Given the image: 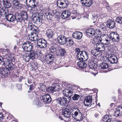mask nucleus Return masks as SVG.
Masks as SVG:
<instances>
[{
	"instance_id": "obj_41",
	"label": "nucleus",
	"mask_w": 122,
	"mask_h": 122,
	"mask_svg": "<svg viewBox=\"0 0 122 122\" xmlns=\"http://www.w3.org/2000/svg\"><path fill=\"white\" fill-rule=\"evenodd\" d=\"M7 10H5L4 7L0 10V15H5L6 14Z\"/></svg>"
},
{
	"instance_id": "obj_61",
	"label": "nucleus",
	"mask_w": 122,
	"mask_h": 122,
	"mask_svg": "<svg viewBox=\"0 0 122 122\" xmlns=\"http://www.w3.org/2000/svg\"><path fill=\"white\" fill-rule=\"evenodd\" d=\"M39 39L38 35H36V36H35V38H34V41H37Z\"/></svg>"
},
{
	"instance_id": "obj_1",
	"label": "nucleus",
	"mask_w": 122,
	"mask_h": 122,
	"mask_svg": "<svg viewBox=\"0 0 122 122\" xmlns=\"http://www.w3.org/2000/svg\"><path fill=\"white\" fill-rule=\"evenodd\" d=\"M76 57L80 61H86L88 59V54L86 51H81L79 53H77Z\"/></svg>"
},
{
	"instance_id": "obj_55",
	"label": "nucleus",
	"mask_w": 122,
	"mask_h": 122,
	"mask_svg": "<svg viewBox=\"0 0 122 122\" xmlns=\"http://www.w3.org/2000/svg\"><path fill=\"white\" fill-rule=\"evenodd\" d=\"M87 0H80V2L82 5L84 6V5L86 2Z\"/></svg>"
},
{
	"instance_id": "obj_40",
	"label": "nucleus",
	"mask_w": 122,
	"mask_h": 122,
	"mask_svg": "<svg viewBox=\"0 0 122 122\" xmlns=\"http://www.w3.org/2000/svg\"><path fill=\"white\" fill-rule=\"evenodd\" d=\"M111 40L110 37L107 36V39H105V42H103L104 45H107L109 44Z\"/></svg>"
},
{
	"instance_id": "obj_7",
	"label": "nucleus",
	"mask_w": 122,
	"mask_h": 122,
	"mask_svg": "<svg viewBox=\"0 0 122 122\" xmlns=\"http://www.w3.org/2000/svg\"><path fill=\"white\" fill-rule=\"evenodd\" d=\"M69 4L67 0H58L57 2V6L60 8H66L68 6Z\"/></svg>"
},
{
	"instance_id": "obj_6",
	"label": "nucleus",
	"mask_w": 122,
	"mask_h": 122,
	"mask_svg": "<svg viewBox=\"0 0 122 122\" xmlns=\"http://www.w3.org/2000/svg\"><path fill=\"white\" fill-rule=\"evenodd\" d=\"M33 45V43L29 41L24 42L22 45V47L25 51H30L32 50Z\"/></svg>"
},
{
	"instance_id": "obj_14",
	"label": "nucleus",
	"mask_w": 122,
	"mask_h": 122,
	"mask_svg": "<svg viewBox=\"0 0 122 122\" xmlns=\"http://www.w3.org/2000/svg\"><path fill=\"white\" fill-rule=\"evenodd\" d=\"M28 29L29 30L35 33L39 32L38 28L32 23L29 24L28 26Z\"/></svg>"
},
{
	"instance_id": "obj_64",
	"label": "nucleus",
	"mask_w": 122,
	"mask_h": 122,
	"mask_svg": "<svg viewBox=\"0 0 122 122\" xmlns=\"http://www.w3.org/2000/svg\"><path fill=\"white\" fill-rule=\"evenodd\" d=\"M32 80L30 78H28V82L29 84H30L32 83Z\"/></svg>"
},
{
	"instance_id": "obj_52",
	"label": "nucleus",
	"mask_w": 122,
	"mask_h": 122,
	"mask_svg": "<svg viewBox=\"0 0 122 122\" xmlns=\"http://www.w3.org/2000/svg\"><path fill=\"white\" fill-rule=\"evenodd\" d=\"M72 38L71 37H68V38L66 37V40H65V41L66 42V43H67L69 44Z\"/></svg>"
},
{
	"instance_id": "obj_45",
	"label": "nucleus",
	"mask_w": 122,
	"mask_h": 122,
	"mask_svg": "<svg viewBox=\"0 0 122 122\" xmlns=\"http://www.w3.org/2000/svg\"><path fill=\"white\" fill-rule=\"evenodd\" d=\"M40 88L41 90L43 91H45V89L46 90L47 88L46 85H44L43 84H40Z\"/></svg>"
},
{
	"instance_id": "obj_46",
	"label": "nucleus",
	"mask_w": 122,
	"mask_h": 122,
	"mask_svg": "<svg viewBox=\"0 0 122 122\" xmlns=\"http://www.w3.org/2000/svg\"><path fill=\"white\" fill-rule=\"evenodd\" d=\"M116 21L121 24H122V17H117L116 19Z\"/></svg>"
},
{
	"instance_id": "obj_38",
	"label": "nucleus",
	"mask_w": 122,
	"mask_h": 122,
	"mask_svg": "<svg viewBox=\"0 0 122 122\" xmlns=\"http://www.w3.org/2000/svg\"><path fill=\"white\" fill-rule=\"evenodd\" d=\"M28 55L30 56L31 59L33 60L35 58L36 52L33 50H32L29 52V53Z\"/></svg>"
},
{
	"instance_id": "obj_63",
	"label": "nucleus",
	"mask_w": 122,
	"mask_h": 122,
	"mask_svg": "<svg viewBox=\"0 0 122 122\" xmlns=\"http://www.w3.org/2000/svg\"><path fill=\"white\" fill-rule=\"evenodd\" d=\"M106 8L108 10V11H110L112 9V8L111 7L108 6H106Z\"/></svg>"
},
{
	"instance_id": "obj_48",
	"label": "nucleus",
	"mask_w": 122,
	"mask_h": 122,
	"mask_svg": "<svg viewBox=\"0 0 122 122\" xmlns=\"http://www.w3.org/2000/svg\"><path fill=\"white\" fill-rule=\"evenodd\" d=\"M79 97L80 96L78 95L75 94L72 97V98L74 100H77Z\"/></svg>"
},
{
	"instance_id": "obj_11",
	"label": "nucleus",
	"mask_w": 122,
	"mask_h": 122,
	"mask_svg": "<svg viewBox=\"0 0 122 122\" xmlns=\"http://www.w3.org/2000/svg\"><path fill=\"white\" fill-rule=\"evenodd\" d=\"M109 36L111 40L113 42H117L119 40V35L116 32H111Z\"/></svg>"
},
{
	"instance_id": "obj_17",
	"label": "nucleus",
	"mask_w": 122,
	"mask_h": 122,
	"mask_svg": "<svg viewBox=\"0 0 122 122\" xmlns=\"http://www.w3.org/2000/svg\"><path fill=\"white\" fill-rule=\"evenodd\" d=\"M42 100L44 102L50 103L51 101V99L50 96L47 94H45L42 97Z\"/></svg>"
},
{
	"instance_id": "obj_62",
	"label": "nucleus",
	"mask_w": 122,
	"mask_h": 122,
	"mask_svg": "<svg viewBox=\"0 0 122 122\" xmlns=\"http://www.w3.org/2000/svg\"><path fill=\"white\" fill-rule=\"evenodd\" d=\"M74 41H73L72 38L71 39V40L70 42L69 43V45H71L74 44Z\"/></svg>"
},
{
	"instance_id": "obj_43",
	"label": "nucleus",
	"mask_w": 122,
	"mask_h": 122,
	"mask_svg": "<svg viewBox=\"0 0 122 122\" xmlns=\"http://www.w3.org/2000/svg\"><path fill=\"white\" fill-rule=\"evenodd\" d=\"M36 55L37 57L39 58H41L42 57H43V54L41 51L39 52H36Z\"/></svg>"
},
{
	"instance_id": "obj_49",
	"label": "nucleus",
	"mask_w": 122,
	"mask_h": 122,
	"mask_svg": "<svg viewBox=\"0 0 122 122\" xmlns=\"http://www.w3.org/2000/svg\"><path fill=\"white\" fill-rule=\"evenodd\" d=\"M86 35L88 37H89L92 36L96 34V33H93L91 32V33L85 32Z\"/></svg>"
},
{
	"instance_id": "obj_32",
	"label": "nucleus",
	"mask_w": 122,
	"mask_h": 122,
	"mask_svg": "<svg viewBox=\"0 0 122 122\" xmlns=\"http://www.w3.org/2000/svg\"><path fill=\"white\" fill-rule=\"evenodd\" d=\"M112 119V117L111 116L106 115L103 117L102 120L104 122H110Z\"/></svg>"
},
{
	"instance_id": "obj_34",
	"label": "nucleus",
	"mask_w": 122,
	"mask_h": 122,
	"mask_svg": "<svg viewBox=\"0 0 122 122\" xmlns=\"http://www.w3.org/2000/svg\"><path fill=\"white\" fill-rule=\"evenodd\" d=\"M102 38L101 37L99 36H96L94 40L93 41L94 43L96 45L97 44L100 43L102 42Z\"/></svg>"
},
{
	"instance_id": "obj_27",
	"label": "nucleus",
	"mask_w": 122,
	"mask_h": 122,
	"mask_svg": "<svg viewBox=\"0 0 122 122\" xmlns=\"http://www.w3.org/2000/svg\"><path fill=\"white\" fill-rule=\"evenodd\" d=\"M13 6L18 9H22L23 7L22 4L20 3V2L17 1L15 3L14 2H11Z\"/></svg>"
},
{
	"instance_id": "obj_18",
	"label": "nucleus",
	"mask_w": 122,
	"mask_h": 122,
	"mask_svg": "<svg viewBox=\"0 0 122 122\" xmlns=\"http://www.w3.org/2000/svg\"><path fill=\"white\" fill-rule=\"evenodd\" d=\"M115 24V23L114 21L112 20L109 19L107 22L106 25L109 28L112 29L114 27Z\"/></svg>"
},
{
	"instance_id": "obj_36",
	"label": "nucleus",
	"mask_w": 122,
	"mask_h": 122,
	"mask_svg": "<svg viewBox=\"0 0 122 122\" xmlns=\"http://www.w3.org/2000/svg\"><path fill=\"white\" fill-rule=\"evenodd\" d=\"M120 106L118 107L116 109V110L114 112V115L116 117L120 116L121 114L120 111L122 110L121 108L120 107Z\"/></svg>"
},
{
	"instance_id": "obj_30",
	"label": "nucleus",
	"mask_w": 122,
	"mask_h": 122,
	"mask_svg": "<svg viewBox=\"0 0 122 122\" xmlns=\"http://www.w3.org/2000/svg\"><path fill=\"white\" fill-rule=\"evenodd\" d=\"M99 50H97V49H95L92 50L91 53L94 56L96 57L100 56L101 55V53L100 51H98Z\"/></svg>"
},
{
	"instance_id": "obj_50",
	"label": "nucleus",
	"mask_w": 122,
	"mask_h": 122,
	"mask_svg": "<svg viewBox=\"0 0 122 122\" xmlns=\"http://www.w3.org/2000/svg\"><path fill=\"white\" fill-rule=\"evenodd\" d=\"M47 15V17L48 20H51L53 16L50 13H48V15Z\"/></svg>"
},
{
	"instance_id": "obj_47",
	"label": "nucleus",
	"mask_w": 122,
	"mask_h": 122,
	"mask_svg": "<svg viewBox=\"0 0 122 122\" xmlns=\"http://www.w3.org/2000/svg\"><path fill=\"white\" fill-rule=\"evenodd\" d=\"M29 90L28 91V93L30 92L35 88V86L33 84H31L29 86Z\"/></svg>"
},
{
	"instance_id": "obj_31",
	"label": "nucleus",
	"mask_w": 122,
	"mask_h": 122,
	"mask_svg": "<svg viewBox=\"0 0 122 122\" xmlns=\"http://www.w3.org/2000/svg\"><path fill=\"white\" fill-rule=\"evenodd\" d=\"M46 34L47 37L49 39H51V40L53 39V36L54 35V34L52 30L50 29L47 30H46Z\"/></svg>"
},
{
	"instance_id": "obj_5",
	"label": "nucleus",
	"mask_w": 122,
	"mask_h": 122,
	"mask_svg": "<svg viewBox=\"0 0 122 122\" xmlns=\"http://www.w3.org/2000/svg\"><path fill=\"white\" fill-rule=\"evenodd\" d=\"M67 98L66 96L63 97L57 98L55 100L56 103L61 106H66L67 103H69V101H67Z\"/></svg>"
},
{
	"instance_id": "obj_24",
	"label": "nucleus",
	"mask_w": 122,
	"mask_h": 122,
	"mask_svg": "<svg viewBox=\"0 0 122 122\" xmlns=\"http://www.w3.org/2000/svg\"><path fill=\"white\" fill-rule=\"evenodd\" d=\"M99 67L100 69H106L107 68L108 69V71L111 70V68H110L108 64L106 63H102L100 64L99 65Z\"/></svg>"
},
{
	"instance_id": "obj_26",
	"label": "nucleus",
	"mask_w": 122,
	"mask_h": 122,
	"mask_svg": "<svg viewBox=\"0 0 122 122\" xmlns=\"http://www.w3.org/2000/svg\"><path fill=\"white\" fill-rule=\"evenodd\" d=\"M71 13L70 11H63L61 15L63 19H66L69 18L70 16Z\"/></svg>"
},
{
	"instance_id": "obj_4",
	"label": "nucleus",
	"mask_w": 122,
	"mask_h": 122,
	"mask_svg": "<svg viewBox=\"0 0 122 122\" xmlns=\"http://www.w3.org/2000/svg\"><path fill=\"white\" fill-rule=\"evenodd\" d=\"M12 59L11 57H9L7 59H6L3 62V64L7 68L9 71L12 70L14 68V65L12 63Z\"/></svg>"
},
{
	"instance_id": "obj_53",
	"label": "nucleus",
	"mask_w": 122,
	"mask_h": 122,
	"mask_svg": "<svg viewBox=\"0 0 122 122\" xmlns=\"http://www.w3.org/2000/svg\"><path fill=\"white\" fill-rule=\"evenodd\" d=\"M73 95V92L72 91L70 90L69 91V92H68V95H67V96H68L69 97H71Z\"/></svg>"
},
{
	"instance_id": "obj_23",
	"label": "nucleus",
	"mask_w": 122,
	"mask_h": 122,
	"mask_svg": "<svg viewBox=\"0 0 122 122\" xmlns=\"http://www.w3.org/2000/svg\"><path fill=\"white\" fill-rule=\"evenodd\" d=\"M110 56V58L109 61L112 64L117 63L118 61V59L117 56L114 55H111Z\"/></svg>"
},
{
	"instance_id": "obj_15",
	"label": "nucleus",
	"mask_w": 122,
	"mask_h": 122,
	"mask_svg": "<svg viewBox=\"0 0 122 122\" xmlns=\"http://www.w3.org/2000/svg\"><path fill=\"white\" fill-rule=\"evenodd\" d=\"M57 39L58 43L61 45H64L66 43L65 41L66 37L63 35H61L59 36Z\"/></svg>"
},
{
	"instance_id": "obj_19",
	"label": "nucleus",
	"mask_w": 122,
	"mask_h": 122,
	"mask_svg": "<svg viewBox=\"0 0 122 122\" xmlns=\"http://www.w3.org/2000/svg\"><path fill=\"white\" fill-rule=\"evenodd\" d=\"M5 17L8 21L13 22L15 21V14L14 15L11 14H8L5 15Z\"/></svg>"
},
{
	"instance_id": "obj_59",
	"label": "nucleus",
	"mask_w": 122,
	"mask_h": 122,
	"mask_svg": "<svg viewBox=\"0 0 122 122\" xmlns=\"http://www.w3.org/2000/svg\"><path fill=\"white\" fill-rule=\"evenodd\" d=\"M24 79L23 77L22 76H20L19 78L18 81L19 82H20L23 79Z\"/></svg>"
},
{
	"instance_id": "obj_2",
	"label": "nucleus",
	"mask_w": 122,
	"mask_h": 122,
	"mask_svg": "<svg viewBox=\"0 0 122 122\" xmlns=\"http://www.w3.org/2000/svg\"><path fill=\"white\" fill-rule=\"evenodd\" d=\"M32 20L34 23H36L41 25L42 24V20H44V17H45L44 15L42 14H38L36 16L33 15Z\"/></svg>"
},
{
	"instance_id": "obj_9",
	"label": "nucleus",
	"mask_w": 122,
	"mask_h": 122,
	"mask_svg": "<svg viewBox=\"0 0 122 122\" xmlns=\"http://www.w3.org/2000/svg\"><path fill=\"white\" fill-rule=\"evenodd\" d=\"M37 46L41 49L45 48L47 46V42L46 40L42 38L38 39L37 41Z\"/></svg>"
},
{
	"instance_id": "obj_3",
	"label": "nucleus",
	"mask_w": 122,
	"mask_h": 122,
	"mask_svg": "<svg viewBox=\"0 0 122 122\" xmlns=\"http://www.w3.org/2000/svg\"><path fill=\"white\" fill-rule=\"evenodd\" d=\"M72 111L74 113V114H73V113H72V116L73 117L76 119L78 121H80L83 119V115L78 109L77 108L74 109L72 110Z\"/></svg>"
},
{
	"instance_id": "obj_58",
	"label": "nucleus",
	"mask_w": 122,
	"mask_h": 122,
	"mask_svg": "<svg viewBox=\"0 0 122 122\" xmlns=\"http://www.w3.org/2000/svg\"><path fill=\"white\" fill-rule=\"evenodd\" d=\"M75 51L76 52H77V53H79L81 52V50L80 49L78 48H76L75 49Z\"/></svg>"
},
{
	"instance_id": "obj_44",
	"label": "nucleus",
	"mask_w": 122,
	"mask_h": 122,
	"mask_svg": "<svg viewBox=\"0 0 122 122\" xmlns=\"http://www.w3.org/2000/svg\"><path fill=\"white\" fill-rule=\"evenodd\" d=\"M24 59H25V61L26 62H29L30 59H31V58L28 54H26L25 56H24Z\"/></svg>"
},
{
	"instance_id": "obj_21",
	"label": "nucleus",
	"mask_w": 122,
	"mask_h": 122,
	"mask_svg": "<svg viewBox=\"0 0 122 122\" xmlns=\"http://www.w3.org/2000/svg\"><path fill=\"white\" fill-rule=\"evenodd\" d=\"M16 20L17 22L22 23L25 20L20 15V13L16 12L15 13V20Z\"/></svg>"
},
{
	"instance_id": "obj_39",
	"label": "nucleus",
	"mask_w": 122,
	"mask_h": 122,
	"mask_svg": "<svg viewBox=\"0 0 122 122\" xmlns=\"http://www.w3.org/2000/svg\"><path fill=\"white\" fill-rule=\"evenodd\" d=\"M92 4V0H87L86 2H85L84 6L86 7H90Z\"/></svg>"
},
{
	"instance_id": "obj_13",
	"label": "nucleus",
	"mask_w": 122,
	"mask_h": 122,
	"mask_svg": "<svg viewBox=\"0 0 122 122\" xmlns=\"http://www.w3.org/2000/svg\"><path fill=\"white\" fill-rule=\"evenodd\" d=\"M84 102V105L86 106L90 107L92 105L91 102L92 101V97L88 96L85 97Z\"/></svg>"
},
{
	"instance_id": "obj_25",
	"label": "nucleus",
	"mask_w": 122,
	"mask_h": 122,
	"mask_svg": "<svg viewBox=\"0 0 122 122\" xmlns=\"http://www.w3.org/2000/svg\"><path fill=\"white\" fill-rule=\"evenodd\" d=\"M100 43L97 44L96 45V48L98 50H100V51H104L105 49V47L104 46V42Z\"/></svg>"
},
{
	"instance_id": "obj_28",
	"label": "nucleus",
	"mask_w": 122,
	"mask_h": 122,
	"mask_svg": "<svg viewBox=\"0 0 122 122\" xmlns=\"http://www.w3.org/2000/svg\"><path fill=\"white\" fill-rule=\"evenodd\" d=\"M1 2L3 3L4 6L7 8L10 7L11 4L10 1L8 0H0Z\"/></svg>"
},
{
	"instance_id": "obj_35",
	"label": "nucleus",
	"mask_w": 122,
	"mask_h": 122,
	"mask_svg": "<svg viewBox=\"0 0 122 122\" xmlns=\"http://www.w3.org/2000/svg\"><path fill=\"white\" fill-rule=\"evenodd\" d=\"M87 66L89 67L91 69H96L97 65L92 61L90 62L89 61Z\"/></svg>"
},
{
	"instance_id": "obj_51",
	"label": "nucleus",
	"mask_w": 122,
	"mask_h": 122,
	"mask_svg": "<svg viewBox=\"0 0 122 122\" xmlns=\"http://www.w3.org/2000/svg\"><path fill=\"white\" fill-rule=\"evenodd\" d=\"M55 54H53L51 53H50L49 55V58L51 60H53L54 59V56Z\"/></svg>"
},
{
	"instance_id": "obj_8",
	"label": "nucleus",
	"mask_w": 122,
	"mask_h": 122,
	"mask_svg": "<svg viewBox=\"0 0 122 122\" xmlns=\"http://www.w3.org/2000/svg\"><path fill=\"white\" fill-rule=\"evenodd\" d=\"M60 88L59 84L55 83L52 84L51 86L48 87L46 90L50 93H53L54 92L58 91Z\"/></svg>"
},
{
	"instance_id": "obj_37",
	"label": "nucleus",
	"mask_w": 122,
	"mask_h": 122,
	"mask_svg": "<svg viewBox=\"0 0 122 122\" xmlns=\"http://www.w3.org/2000/svg\"><path fill=\"white\" fill-rule=\"evenodd\" d=\"M20 15L23 18L24 20H27L28 15L27 12L25 11H22L21 13H20Z\"/></svg>"
},
{
	"instance_id": "obj_57",
	"label": "nucleus",
	"mask_w": 122,
	"mask_h": 122,
	"mask_svg": "<svg viewBox=\"0 0 122 122\" xmlns=\"http://www.w3.org/2000/svg\"><path fill=\"white\" fill-rule=\"evenodd\" d=\"M22 84H18L17 85V86L19 89H20L22 88Z\"/></svg>"
},
{
	"instance_id": "obj_22",
	"label": "nucleus",
	"mask_w": 122,
	"mask_h": 122,
	"mask_svg": "<svg viewBox=\"0 0 122 122\" xmlns=\"http://www.w3.org/2000/svg\"><path fill=\"white\" fill-rule=\"evenodd\" d=\"M66 52L65 49L60 47L58 49V50L57 53V56L61 57L64 56L66 54Z\"/></svg>"
},
{
	"instance_id": "obj_16",
	"label": "nucleus",
	"mask_w": 122,
	"mask_h": 122,
	"mask_svg": "<svg viewBox=\"0 0 122 122\" xmlns=\"http://www.w3.org/2000/svg\"><path fill=\"white\" fill-rule=\"evenodd\" d=\"M62 112V114L67 118H69L72 116V114L71 113H71L70 111V109L67 108H66L63 109Z\"/></svg>"
},
{
	"instance_id": "obj_42",
	"label": "nucleus",
	"mask_w": 122,
	"mask_h": 122,
	"mask_svg": "<svg viewBox=\"0 0 122 122\" xmlns=\"http://www.w3.org/2000/svg\"><path fill=\"white\" fill-rule=\"evenodd\" d=\"M97 31V30H95L94 29L89 28L87 29L86 30L85 32H89L91 33V32L93 33H96V32Z\"/></svg>"
},
{
	"instance_id": "obj_10",
	"label": "nucleus",
	"mask_w": 122,
	"mask_h": 122,
	"mask_svg": "<svg viewBox=\"0 0 122 122\" xmlns=\"http://www.w3.org/2000/svg\"><path fill=\"white\" fill-rule=\"evenodd\" d=\"M27 5L29 7L34 8L38 6L36 0H26Z\"/></svg>"
},
{
	"instance_id": "obj_12",
	"label": "nucleus",
	"mask_w": 122,
	"mask_h": 122,
	"mask_svg": "<svg viewBox=\"0 0 122 122\" xmlns=\"http://www.w3.org/2000/svg\"><path fill=\"white\" fill-rule=\"evenodd\" d=\"M10 73V71L6 67H1L0 69V74L4 77H7Z\"/></svg>"
},
{
	"instance_id": "obj_56",
	"label": "nucleus",
	"mask_w": 122,
	"mask_h": 122,
	"mask_svg": "<svg viewBox=\"0 0 122 122\" xmlns=\"http://www.w3.org/2000/svg\"><path fill=\"white\" fill-rule=\"evenodd\" d=\"M102 34V33L100 30H97V31L96 33V34L97 35V36H100V34Z\"/></svg>"
},
{
	"instance_id": "obj_29",
	"label": "nucleus",
	"mask_w": 122,
	"mask_h": 122,
	"mask_svg": "<svg viewBox=\"0 0 122 122\" xmlns=\"http://www.w3.org/2000/svg\"><path fill=\"white\" fill-rule=\"evenodd\" d=\"M57 45L56 44L51 46L49 48L50 53L55 54L56 52Z\"/></svg>"
},
{
	"instance_id": "obj_60",
	"label": "nucleus",
	"mask_w": 122,
	"mask_h": 122,
	"mask_svg": "<svg viewBox=\"0 0 122 122\" xmlns=\"http://www.w3.org/2000/svg\"><path fill=\"white\" fill-rule=\"evenodd\" d=\"M3 115L1 112H0V118L2 120H3L4 118Z\"/></svg>"
},
{
	"instance_id": "obj_33",
	"label": "nucleus",
	"mask_w": 122,
	"mask_h": 122,
	"mask_svg": "<svg viewBox=\"0 0 122 122\" xmlns=\"http://www.w3.org/2000/svg\"><path fill=\"white\" fill-rule=\"evenodd\" d=\"M85 61H80L77 63L78 66L80 68L82 69L85 68L87 66L86 64L85 63Z\"/></svg>"
},
{
	"instance_id": "obj_20",
	"label": "nucleus",
	"mask_w": 122,
	"mask_h": 122,
	"mask_svg": "<svg viewBox=\"0 0 122 122\" xmlns=\"http://www.w3.org/2000/svg\"><path fill=\"white\" fill-rule=\"evenodd\" d=\"M72 36L73 37L76 39L80 40L82 36V33L80 32H75L73 34Z\"/></svg>"
},
{
	"instance_id": "obj_54",
	"label": "nucleus",
	"mask_w": 122,
	"mask_h": 122,
	"mask_svg": "<svg viewBox=\"0 0 122 122\" xmlns=\"http://www.w3.org/2000/svg\"><path fill=\"white\" fill-rule=\"evenodd\" d=\"M66 98H68V100H67V101H69V103H67V104H69L70 102L72 100L71 99V97H68V96H67V94L66 95Z\"/></svg>"
}]
</instances>
